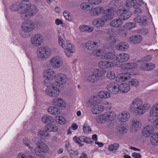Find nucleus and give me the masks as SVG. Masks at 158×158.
I'll list each match as a JSON object with an SVG mask.
<instances>
[{"instance_id":"1","label":"nucleus","mask_w":158,"mask_h":158,"mask_svg":"<svg viewBox=\"0 0 158 158\" xmlns=\"http://www.w3.org/2000/svg\"><path fill=\"white\" fill-rule=\"evenodd\" d=\"M10 9L12 12L17 11L20 14L21 19L24 20L27 19L38 12L36 6H33L31 7V5L29 3H25L23 1L13 3L10 6Z\"/></svg>"},{"instance_id":"2","label":"nucleus","mask_w":158,"mask_h":158,"mask_svg":"<svg viewBox=\"0 0 158 158\" xmlns=\"http://www.w3.org/2000/svg\"><path fill=\"white\" fill-rule=\"evenodd\" d=\"M149 103L143 104L142 99L139 98L134 99L132 102L130 109L131 111L136 115H140L145 113L150 108Z\"/></svg>"},{"instance_id":"3","label":"nucleus","mask_w":158,"mask_h":158,"mask_svg":"<svg viewBox=\"0 0 158 158\" xmlns=\"http://www.w3.org/2000/svg\"><path fill=\"white\" fill-rule=\"evenodd\" d=\"M46 84L47 86L45 91L46 94L50 97H57L60 93V85L57 82L50 83Z\"/></svg>"},{"instance_id":"4","label":"nucleus","mask_w":158,"mask_h":158,"mask_svg":"<svg viewBox=\"0 0 158 158\" xmlns=\"http://www.w3.org/2000/svg\"><path fill=\"white\" fill-rule=\"evenodd\" d=\"M105 74V72L99 69H95L92 71V74L85 76V80L90 83H94L98 80V77H102Z\"/></svg>"},{"instance_id":"5","label":"nucleus","mask_w":158,"mask_h":158,"mask_svg":"<svg viewBox=\"0 0 158 158\" xmlns=\"http://www.w3.org/2000/svg\"><path fill=\"white\" fill-rule=\"evenodd\" d=\"M36 54L38 58L44 59L48 58L51 55L52 51L49 47L42 46L39 47L37 49Z\"/></svg>"},{"instance_id":"6","label":"nucleus","mask_w":158,"mask_h":158,"mask_svg":"<svg viewBox=\"0 0 158 158\" xmlns=\"http://www.w3.org/2000/svg\"><path fill=\"white\" fill-rule=\"evenodd\" d=\"M37 146L34 150L35 154L38 156L43 158L44 157L46 153L49 151V148L45 143L41 142L39 144L37 143Z\"/></svg>"},{"instance_id":"7","label":"nucleus","mask_w":158,"mask_h":158,"mask_svg":"<svg viewBox=\"0 0 158 158\" xmlns=\"http://www.w3.org/2000/svg\"><path fill=\"white\" fill-rule=\"evenodd\" d=\"M51 66L55 69L62 67L64 64V59L60 55H56L51 58L49 61Z\"/></svg>"},{"instance_id":"8","label":"nucleus","mask_w":158,"mask_h":158,"mask_svg":"<svg viewBox=\"0 0 158 158\" xmlns=\"http://www.w3.org/2000/svg\"><path fill=\"white\" fill-rule=\"evenodd\" d=\"M129 10L121 5L118 8L116 13L122 20H126L129 19L132 15V12Z\"/></svg>"},{"instance_id":"9","label":"nucleus","mask_w":158,"mask_h":158,"mask_svg":"<svg viewBox=\"0 0 158 158\" xmlns=\"http://www.w3.org/2000/svg\"><path fill=\"white\" fill-rule=\"evenodd\" d=\"M56 73L51 69H47L43 72V76L44 78V84L50 83V81L55 79L57 76Z\"/></svg>"},{"instance_id":"10","label":"nucleus","mask_w":158,"mask_h":158,"mask_svg":"<svg viewBox=\"0 0 158 158\" xmlns=\"http://www.w3.org/2000/svg\"><path fill=\"white\" fill-rule=\"evenodd\" d=\"M31 44L33 46L37 47L41 45L44 43L43 36L39 33L32 35L30 38Z\"/></svg>"},{"instance_id":"11","label":"nucleus","mask_w":158,"mask_h":158,"mask_svg":"<svg viewBox=\"0 0 158 158\" xmlns=\"http://www.w3.org/2000/svg\"><path fill=\"white\" fill-rule=\"evenodd\" d=\"M101 44L100 40H97L94 41H89L85 45L86 48L90 51H94L95 48H98Z\"/></svg>"},{"instance_id":"12","label":"nucleus","mask_w":158,"mask_h":158,"mask_svg":"<svg viewBox=\"0 0 158 158\" xmlns=\"http://www.w3.org/2000/svg\"><path fill=\"white\" fill-rule=\"evenodd\" d=\"M105 10L102 6H98L94 8H91L89 10V15L93 17H96L104 14Z\"/></svg>"},{"instance_id":"13","label":"nucleus","mask_w":158,"mask_h":158,"mask_svg":"<svg viewBox=\"0 0 158 158\" xmlns=\"http://www.w3.org/2000/svg\"><path fill=\"white\" fill-rule=\"evenodd\" d=\"M132 73L128 72L119 73L116 77V81L117 82L128 81L130 80Z\"/></svg>"},{"instance_id":"14","label":"nucleus","mask_w":158,"mask_h":158,"mask_svg":"<svg viewBox=\"0 0 158 158\" xmlns=\"http://www.w3.org/2000/svg\"><path fill=\"white\" fill-rule=\"evenodd\" d=\"M53 105L61 110L64 109L66 106V103L64 100L61 98H55L52 101Z\"/></svg>"},{"instance_id":"15","label":"nucleus","mask_w":158,"mask_h":158,"mask_svg":"<svg viewBox=\"0 0 158 158\" xmlns=\"http://www.w3.org/2000/svg\"><path fill=\"white\" fill-rule=\"evenodd\" d=\"M115 65V63L113 62L106 60H101L98 63V66L100 68L105 69H112Z\"/></svg>"},{"instance_id":"16","label":"nucleus","mask_w":158,"mask_h":158,"mask_svg":"<svg viewBox=\"0 0 158 158\" xmlns=\"http://www.w3.org/2000/svg\"><path fill=\"white\" fill-rule=\"evenodd\" d=\"M142 126L141 122L137 119H133L131 121L130 130L132 132H135L138 131Z\"/></svg>"},{"instance_id":"17","label":"nucleus","mask_w":158,"mask_h":158,"mask_svg":"<svg viewBox=\"0 0 158 158\" xmlns=\"http://www.w3.org/2000/svg\"><path fill=\"white\" fill-rule=\"evenodd\" d=\"M34 27V23L31 21H24L22 24L21 29L24 33H28L31 31Z\"/></svg>"},{"instance_id":"18","label":"nucleus","mask_w":158,"mask_h":158,"mask_svg":"<svg viewBox=\"0 0 158 158\" xmlns=\"http://www.w3.org/2000/svg\"><path fill=\"white\" fill-rule=\"evenodd\" d=\"M66 44L67 45L64 48V52L67 57L70 58L75 52V49L74 45L69 43L68 40L66 41Z\"/></svg>"},{"instance_id":"19","label":"nucleus","mask_w":158,"mask_h":158,"mask_svg":"<svg viewBox=\"0 0 158 158\" xmlns=\"http://www.w3.org/2000/svg\"><path fill=\"white\" fill-rule=\"evenodd\" d=\"M106 88L110 93L113 94H116L119 92V85L116 82L110 83L107 85Z\"/></svg>"},{"instance_id":"20","label":"nucleus","mask_w":158,"mask_h":158,"mask_svg":"<svg viewBox=\"0 0 158 158\" xmlns=\"http://www.w3.org/2000/svg\"><path fill=\"white\" fill-rule=\"evenodd\" d=\"M154 128L151 125H148L143 128L142 130V135L145 138L150 137L154 132Z\"/></svg>"},{"instance_id":"21","label":"nucleus","mask_w":158,"mask_h":158,"mask_svg":"<svg viewBox=\"0 0 158 158\" xmlns=\"http://www.w3.org/2000/svg\"><path fill=\"white\" fill-rule=\"evenodd\" d=\"M130 55L126 53H121L115 56L116 61L119 63H122L127 61L130 59Z\"/></svg>"},{"instance_id":"22","label":"nucleus","mask_w":158,"mask_h":158,"mask_svg":"<svg viewBox=\"0 0 158 158\" xmlns=\"http://www.w3.org/2000/svg\"><path fill=\"white\" fill-rule=\"evenodd\" d=\"M158 113V102L155 104L150 109L149 112V115L148 116V119L151 121L156 117L157 114Z\"/></svg>"},{"instance_id":"23","label":"nucleus","mask_w":158,"mask_h":158,"mask_svg":"<svg viewBox=\"0 0 158 158\" xmlns=\"http://www.w3.org/2000/svg\"><path fill=\"white\" fill-rule=\"evenodd\" d=\"M56 77L57 81L55 82H57V84L59 83L61 85L65 84L68 80L65 74L62 73H58Z\"/></svg>"},{"instance_id":"24","label":"nucleus","mask_w":158,"mask_h":158,"mask_svg":"<svg viewBox=\"0 0 158 158\" xmlns=\"http://www.w3.org/2000/svg\"><path fill=\"white\" fill-rule=\"evenodd\" d=\"M120 2L121 1L120 0H111L109 2L108 5L109 8L106 9V11H113L116 12L114 8V7L119 6Z\"/></svg>"},{"instance_id":"25","label":"nucleus","mask_w":158,"mask_h":158,"mask_svg":"<svg viewBox=\"0 0 158 158\" xmlns=\"http://www.w3.org/2000/svg\"><path fill=\"white\" fill-rule=\"evenodd\" d=\"M130 117L129 113L127 111H124L119 114L118 119L121 122H125L129 120Z\"/></svg>"},{"instance_id":"26","label":"nucleus","mask_w":158,"mask_h":158,"mask_svg":"<svg viewBox=\"0 0 158 158\" xmlns=\"http://www.w3.org/2000/svg\"><path fill=\"white\" fill-rule=\"evenodd\" d=\"M105 23L106 22L102 17L100 18L94 19L92 22V24L93 26L98 28L102 27Z\"/></svg>"},{"instance_id":"27","label":"nucleus","mask_w":158,"mask_h":158,"mask_svg":"<svg viewBox=\"0 0 158 158\" xmlns=\"http://www.w3.org/2000/svg\"><path fill=\"white\" fill-rule=\"evenodd\" d=\"M116 11H107L106 10H105V12L104 14H106L102 16L105 22H107L110 21L114 17L115 13Z\"/></svg>"},{"instance_id":"28","label":"nucleus","mask_w":158,"mask_h":158,"mask_svg":"<svg viewBox=\"0 0 158 158\" xmlns=\"http://www.w3.org/2000/svg\"><path fill=\"white\" fill-rule=\"evenodd\" d=\"M117 50L119 51L125 52L128 48L129 45L125 42H122L118 43L116 46Z\"/></svg>"},{"instance_id":"29","label":"nucleus","mask_w":158,"mask_h":158,"mask_svg":"<svg viewBox=\"0 0 158 158\" xmlns=\"http://www.w3.org/2000/svg\"><path fill=\"white\" fill-rule=\"evenodd\" d=\"M92 106L93 107L91 108V111L93 114H97L103 112V107L100 105H96Z\"/></svg>"},{"instance_id":"30","label":"nucleus","mask_w":158,"mask_h":158,"mask_svg":"<svg viewBox=\"0 0 158 158\" xmlns=\"http://www.w3.org/2000/svg\"><path fill=\"white\" fill-rule=\"evenodd\" d=\"M119 85V91L123 93H128L130 89L129 85L126 83H120Z\"/></svg>"},{"instance_id":"31","label":"nucleus","mask_w":158,"mask_h":158,"mask_svg":"<svg viewBox=\"0 0 158 158\" xmlns=\"http://www.w3.org/2000/svg\"><path fill=\"white\" fill-rule=\"evenodd\" d=\"M139 1H136V0H127L126 4L122 5V6L125 7L127 9H130L131 8L133 7H136L137 3L139 2Z\"/></svg>"},{"instance_id":"32","label":"nucleus","mask_w":158,"mask_h":158,"mask_svg":"<svg viewBox=\"0 0 158 158\" xmlns=\"http://www.w3.org/2000/svg\"><path fill=\"white\" fill-rule=\"evenodd\" d=\"M142 37L139 35H133L130 37L129 39V42L134 44L139 43L142 41Z\"/></svg>"},{"instance_id":"33","label":"nucleus","mask_w":158,"mask_h":158,"mask_svg":"<svg viewBox=\"0 0 158 158\" xmlns=\"http://www.w3.org/2000/svg\"><path fill=\"white\" fill-rule=\"evenodd\" d=\"M41 120L44 123L52 124L54 122L53 118L49 115H44L41 117Z\"/></svg>"},{"instance_id":"34","label":"nucleus","mask_w":158,"mask_h":158,"mask_svg":"<svg viewBox=\"0 0 158 158\" xmlns=\"http://www.w3.org/2000/svg\"><path fill=\"white\" fill-rule=\"evenodd\" d=\"M123 24L122 20L119 18L113 20L110 23L111 27H118L121 26Z\"/></svg>"},{"instance_id":"35","label":"nucleus","mask_w":158,"mask_h":158,"mask_svg":"<svg viewBox=\"0 0 158 158\" xmlns=\"http://www.w3.org/2000/svg\"><path fill=\"white\" fill-rule=\"evenodd\" d=\"M105 118H106V121L113 120L116 118V114L113 111H109L104 113Z\"/></svg>"},{"instance_id":"36","label":"nucleus","mask_w":158,"mask_h":158,"mask_svg":"<svg viewBox=\"0 0 158 158\" xmlns=\"http://www.w3.org/2000/svg\"><path fill=\"white\" fill-rule=\"evenodd\" d=\"M48 111L50 114L54 115H58L60 113L59 108L53 106H49L48 108Z\"/></svg>"},{"instance_id":"37","label":"nucleus","mask_w":158,"mask_h":158,"mask_svg":"<svg viewBox=\"0 0 158 158\" xmlns=\"http://www.w3.org/2000/svg\"><path fill=\"white\" fill-rule=\"evenodd\" d=\"M111 33H110L109 35L111 36L110 37L109 43V45L111 47H113L115 45L116 42V39L113 37V36L115 35V30L113 29H111Z\"/></svg>"},{"instance_id":"38","label":"nucleus","mask_w":158,"mask_h":158,"mask_svg":"<svg viewBox=\"0 0 158 158\" xmlns=\"http://www.w3.org/2000/svg\"><path fill=\"white\" fill-rule=\"evenodd\" d=\"M115 57V53L113 52H107L104 54L102 59L107 60H111Z\"/></svg>"},{"instance_id":"39","label":"nucleus","mask_w":158,"mask_h":158,"mask_svg":"<svg viewBox=\"0 0 158 158\" xmlns=\"http://www.w3.org/2000/svg\"><path fill=\"white\" fill-rule=\"evenodd\" d=\"M150 142L151 145L153 146L158 145V135L154 133L150 138Z\"/></svg>"},{"instance_id":"40","label":"nucleus","mask_w":158,"mask_h":158,"mask_svg":"<svg viewBox=\"0 0 158 158\" xmlns=\"http://www.w3.org/2000/svg\"><path fill=\"white\" fill-rule=\"evenodd\" d=\"M98 95L100 98L106 99L110 97V94L107 91L102 90L98 93Z\"/></svg>"},{"instance_id":"41","label":"nucleus","mask_w":158,"mask_h":158,"mask_svg":"<svg viewBox=\"0 0 158 158\" xmlns=\"http://www.w3.org/2000/svg\"><path fill=\"white\" fill-rule=\"evenodd\" d=\"M88 102L89 104L91 105L94 106L99 103L100 102L97 96H94L89 98Z\"/></svg>"},{"instance_id":"42","label":"nucleus","mask_w":158,"mask_h":158,"mask_svg":"<svg viewBox=\"0 0 158 158\" xmlns=\"http://www.w3.org/2000/svg\"><path fill=\"white\" fill-rule=\"evenodd\" d=\"M46 130L49 132H56L58 131V127L54 124H49L45 127Z\"/></svg>"},{"instance_id":"43","label":"nucleus","mask_w":158,"mask_h":158,"mask_svg":"<svg viewBox=\"0 0 158 158\" xmlns=\"http://www.w3.org/2000/svg\"><path fill=\"white\" fill-rule=\"evenodd\" d=\"M147 20L148 19L146 16H140L135 18L133 20L134 22L136 23H145Z\"/></svg>"},{"instance_id":"44","label":"nucleus","mask_w":158,"mask_h":158,"mask_svg":"<svg viewBox=\"0 0 158 158\" xmlns=\"http://www.w3.org/2000/svg\"><path fill=\"white\" fill-rule=\"evenodd\" d=\"M85 137L84 136H81L79 137L75 136L74 137L73 139L76 143H78L80 146H81L84 145V144H82L81 142H85Z\"/></svg>"},{"instance_id":"45","label":"nucleus","mask_w":158,"mask_h":158,"mask_svg":"<svg viewBox=\"0 0 158 158\" xmlns=\"http://www.w3.org/2000/svg\"><path fill=\"white\" fill-rule=\"evenodd\" d=\"M106 118H105L104 114H101L97 116L95 118L96 121L99 123L103 124L105 123L106 121Z\"/></svg>"},{"instance_id":"46","label":"nucleus","mask_w":158,"mask_h":158,"mask_svg":"<svg viewBox=\"0 0 158 158\" xmlns=\"http://www.w3.org/2000/svg\"><path fill=\"white\" fill-rule=\"evenodd\" d=\"M104 50L102 49H95L93 52V54L94 56L96 57H102L104 55Z\"/></svg>"},{"instance_id":"47","label":"nucleus","mask_w":158,"mask_h":158,"mask_svg":"<svg viewBox=\"0 0 158 158\" xmlns=\"http://www.w3.org/2000/svg\"><path fill=\"white\" fill-rule=\"evenodd\" d=\"M23 144L27 147L28 149L31 150L33 149L34 145L29 140L25 138L23 139Z\"/></svg>"},{"instance_id":"48","label":"nucleus","mask_w":158,"mask_h":158,"mask_svg":"<svg viewBox=\"0 0 158 158\" xmlns=\"http://www.w3.org/2000/svg\"><path fill=\"white\" fill-rule=\"evenodd\" d=\"M106 77L109 79L112 80L116 79V77L115 73L112 71H108L106 74Z\"/></svg>"},{"instance_id":"49","label":"nucleus","mask_w":158,"mask_h":158,"mask_svg":"<svg viewBox=\"0 0 158 158\" xmlns=\"http://www.w3.org/2000/svg\"><path fill=\"white\" fill-rule=\"evenodd\" d=\"M55 120L57 123L62 125L64 124L66 122L65 118L60 116H56L55 118Z\"/></svg>"},{"instance_id":"50","label":"nucleus","mask_w":158,"mask_h":158,"mask_svg":"<svg viewBox=\"0 0 158 158\" xmlns=\"http://www.w3.org/2000/svg\"><path fill=\"white\" fill-rule=\"evenodd\" d=\"M129 85H131L132 87H136L139 85V82L138 80L135 79L131 78L130 80L128 81Z\"/></svg>"},{"instance_id":"51","label":"nucleus","mask_w":158,"mask_h":158,"mask_svg":"<svg viewBox=\"0 0 158 158\" xmlns=\"http://www.w3.org/2000/svg\"><path fill=\"white\" fill-rule=\"evenodd\" d=\"M38 136L42 138H47L49 136V134L44 130H40L38 132Z\"/></svg>"},{"instance_id":"52","label":"nucleus","mask_w":158,"mask_h":158,"mask_svg":"<svg viewBox=\"0 0 158 158\" xmlns=\"http://www.w3.org/2000/svg\"><path fill=\"white\" fill-rule=\"evenodd\" d=\"M125 66L127 69H132L137 68L138 64L136 63H129L126 64Z\"/></svg>"},{"instance_id":"53","label":"nucleus","mask_w":158,"mask_h":158,"mask_svg":"<svg viewBox=\"0 0 158 158\" xmlns=\"http://www.w3.org/2000/svg\"><path fill=\"white\" fill-rule=\"evenodd\" d=\"M117 131L121 134H124L127 131V129L123 125H119L117 128Z\"/></svg>"},{"instance_id":"54","label":"nucleus","mask_w":158,"mask_h":158,"mask_svg":"<svg viewBox=\"0 0 158 158\" xmlns=\"http://www.w3.org/2000/svg\"><path fill=\"white\" fill-rule=\"evenodd\" d=\"M100 105L102 106L103 107V111L105 109L107 110H109L111 109V103L108 102H105Z\"/></svg>"},{"instance_id":"55","label":"nucleus","mask_w":158,"mask_h":158,"mask_svg":"<svg viewBox=\"0 0 158 158\" xmlns=\"http://www.w3.org/2000/svg\"><path fill=\"white\" fill-rule=\"evenodd\" d=\"M139 3L138 2V3H137L136 7H134L135 9V11L137 13V14L140 13L142 12V10L141 8L139 7L141 6V5L143 4V2L142 1H139Z\"/></svg>"},{"instance_id":"56","label":"nucleus","mask_w":158,"mask_h":158,"mask_svg":"<svg viewBox=\"0 0 158 158\" xmlns=\"http://www.w3.org/2000/svg\"><path fill=\"white\" fill-rule=\"evenodd\" d=\"M80 7L81 9L87 10L90 7V4L88 2L82 3L81 4Z\"/></svg>"},{"instance_id":"57","label":"nucleus","mask_w":158,"mask_h":158,"mask_svg":"<svg viewBox=\"0 0 158 158\" xmlns=\"http://www.w3.org/2000/svg\"><path fill=\"white\" fill-rule=\"evenodd\" d=\"M58 44L59 45L61 46L63 49L65 48L66 44L64 41L61 37L60 35L58 36Z\"/></svg>"},{"instance_id":"58","label":"nucleus","mask_w":158,"mask_h":158,"mask_svg":"<svg viewBox=\"0 0 158 158\" xmlns=\"http://www.w3.org/2000/svg\"><path fill=\"white\" fill-rule=\"evenodd\" d=\"M119 145L118 143H114L113 145H110L108 149L110 151H113L116 150L119 147Z\"/></svg>"},{"instance_id":"59","label":"nucleus","mask_w":158,"mask_h":158,"mask_svg":"<svg viewBox=\"0 0 158 158\" xmlns=\"http://www.w3.org/2000/svg\"><path fill=\"white\" fill-rule=\"evenodd\" d=\"M69 153L71 158L76 157L78 154V152L77 150L71 149L69 151Z\"/></svg>"},{"instance_id":"60","label":"nucleus","mask_w":158,"mask_h":158,"mask_svg":"<svg viewBox=\"0 0 158 158\" xmlns=\"http://www.w3.org/2000/svg\"><path fill=\"white\" fill-rule=\"evenodd\" d=\"M146 71H151L154 69L155 68V65L152 63H147Z\"/></svg>"},{"instance_id":"61","label":"nucleus","mask_w":158,"mask_h":158,"mask_svg":"<svg viewBox=\"0 0 158 158\" xmlns=\"http://www.w3.org/2000/svg\"><path fill=\"white\" fill-rule=\"evenodd\" d=\"M63 15L65 19L69 21H71L72 18L70 15L68 11H65L63 12Z\"/></svg>"},{"instance_id":"62","label":"nucleus","mask_w":158,"mask_h":158,"mask_svg":"<svg viewBox=\"0 0 158 158\" xmlns=\"http://www.w3.org/2000/svg\"><path fill=\"white\" fill-rule=\"evenodd\" d=\"M136 24L135 23H128L125 24V27L127 29H130L135 27Z\"/></svg>"},{"instance_id":"63","label":"nucleus","mask_w":158,"mask_h":158,"mask_svg":"<svg viewBox=\"0 0 158 158\" xmlns=\"http://www.w3.org/2000/svg\"><path fill=\"white\" fill-rule=\"evenodd\" d=\"M83 130L85 133H88L89 132H91V130L89 126L87 123H85L83 126Z\"/></svg>"},{"instance_id":"64","label":"nucleus","mask_w":158,"mask_h":158,"mask_svg":"<svg viewBox=\"0 0 158 158\" xmlns=\"http://www.w3.org/2000/svg\"><path fill=\"white\" fill-rule=\"evenodd\" d=\"M152 56L150 55H148L143 58L141 60L142 61H148L151 60L152 59Z\"/></svg>"}]
</instances>
